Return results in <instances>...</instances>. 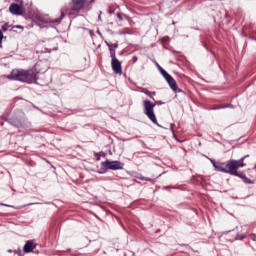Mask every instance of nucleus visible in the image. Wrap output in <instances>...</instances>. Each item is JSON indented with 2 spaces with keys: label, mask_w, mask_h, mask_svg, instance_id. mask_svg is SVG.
I'll return each instance as SVG.
<instances>
[{
  "label": "nucleus",
  "mask_w": 256,
  "mask_h": 256,
  "mask_svg": "<svg viewBox=\"0 0 256 256\" xmlns=\"http://www.w3.org/2000/svg\"><path fill=\"white\" fill-rule=\"evenodd\" d=\"M141 93H144L145 95H147L148 97H150V99H153V95H155L156 93L155 92H149V90L145 89V88H142L141 89Z\"/></svg>",
  "instance_id": "nucleus-10"
},
{
  "label": "nucleus",
  "mask_w": 256,
  "mask_h": 256,
  "mask_svg": "<svg viewBox=\"0 0 256 256\" xmlns=\"http://www.w3.org/2000/svg\"><path fill=\"white\" fill-rule=\"evenodd\" d=\"M162 75L171 87V90L177 91V82L175 81V79L171 75H169V73H167V71H165L164 69H162Z\"/></svg>",
  "instance_id": "nucleus-6"
},
{
  "label": "nucleus",
  "mask_w": 256,
  "mask_h": 256,
  "mask_svg": "<svg viewBox=\"0 0 256 256\" xmlns=\"http://www.w3.org/2000/svg\"><path fill=\"white\" fill-rule=\"evenodd\" d=\"M16 29H23L21 26H15Z\"/></svg>",
  "instance_id": "nucleus-15"
},
{
  "label": "nucleus",
  "mask_w": 256,
  "mask_h": 256,
  "mask_svg": "<svg viewBox=\"0 0 256 256\" xmlns=\"http://www.w3.org/2000/svg\"><path fill=\"white\" fill-rule=\"evenodd\" d=\"M216 171H221L222 173H229L228 168H225L223 166H215Z\"/></svg>",
  "instance_id": "nucleus-11"
},
{
  "label": "nucleus",
  "mask_w": 256,
  "mask_h": 256,
  "mask_svg": "<svg viewBox=\"0 0 256 256\" xmlns=\"http://www.w3.org/2000/svg\"><path fill=\"white\" fill-rule=\"evenodd\" d=\"M2 29H3V31H7V27L6 26H3Z\"/></svg>",
  "instance_id": "nucleus-16"
},
{
  "label": "nucleus",
  "mask_w": 256,
  "mask_h": 256,
  "mask_svg": "<svg viewBox=\"0 0 256 256\" xmlns=\"http://www.w3.org/2000/svg\"><path fill=\"white\" fill-rule=\"evenodd\" d=\"M113 47H114V48H117V44H114Z\"/></svg>",
  "instance_id": "nucleus-19"
},
{
  "label": "nucleus",
  "mask_w": 256,
  "mask_h": 256,
  "mask_svg": "<svg viewBox=\"0 0 256 256\" xmlns=\"http://www.w3.org/2000/svg\"><path fill=\"white\" fill-rule=\"evenodd\" d=\"M238 177H241V179H243L244 183H252L251 179L247 178L246 176L240 175Z\"/></svg>",
  "instance_id": "nucleus-12"
},
{
  "label": "nucleus",
  "mask_w": 256,
  "mask_h": 256,
  "mask_svg": "<svg viewBox=\"0 0 256 256\" xmlns=\"http://www.w3.org/2000/svg\"><path fill=\"white\" fill-rule=\"evenodd\" d=\"M1 43H3V32L0 31V48L3 47Z\"/></svg>",
  "instance_id": "nucleus-13"
},
{
  "label": "nucleus",
  "mask_w": 256,
  "mask_h": 256,
  "mask_svg": "<svg viewBox=\"0 0 256 256\" xmlns=\"http://www.w3.org/2000/svg\"><path fill=\"white\" fill-rule=\"evenodd\" d=\"M9 11L12 15H23L25 13V9L17 4H11Z\"/></svg>",
  "instance_id": "nucleus-7"
},
{
  "label": "nucleus",
  "mask_w": 256,
  "mask_h": 256,
  "mask_svg": "<svg viewBox=\"0 0 256 256\" xmlns=\"http://www.w3.org/2000/svg\"><path fill=\"white\" fill-rule=\"evenodd\" d=\"M7 79L12 81H23L24 83H36L37 72L33 70H12L11 74L7 76Z\"/></svg>",
  "instance_id": "nucleus-1"
},
{
  "label": "nucleus",
  "mask_w": 256,
  "mask_h": 256,
  "mask_svg": "<svg viewBox=\"0 0 256 256\" xmlns=\"http://www.w3.org/2000/svg\"><path fill=\"white\" fill-rule=\"evenodd\" d=\"M112 69L117 74H120L122 71L121 62L117 58L112 59Z\"/></svg>",
  "instance_id": "nucleus-8"
},
{
  "label": "nucleus",
  "mask_w": 256,
  "mask_h": 256,
  "mask_svg": "<svg viewBox=\"0 0 256 256\" xmlns=\"http://www.w3.org/2000/svg\"><path fill=\"white\" fill-rule=\"evenodd\" d=\"M35 244L33 243V241L28 240L26 242V244L24 245V253H31V251H33L35 249Z\"/></svg>",
  "instance_id": "nucleus-9"
},
{
  "label": "nucleus",
  "mask_w": 256,
  "mask_h": 256,
  "mask_svg": "<svg viewBox=\"0 0 256 256\" xmlns=\"http://www.w3.org/2000/svg\"><path fill=\"white\" fill-rule=\"evenodd\" d=\"M158 69H160V71L162 72V69H163V68H161V66H158Z\"/></svg>",
  "instance_id": "nucleus-18"
},
{
  "label": "nucleus",
  "mask_w": 256,
  "mask_h": 256,
  "mask_svg": "<svg viewBox=\"0 0 256 256\" xmlns=\"http://www.w3.org/2000/svg\"><path fill=\"white\" fill-rule=\"evenodd\" d=\"M102 167H105V169H110L112 171H117L120 169H123V163L119 161H110L106 160L101 163Z\"/></svg>",
  "instance_id": "nucleus-5"
},
{
  "label": "nucleus",
  "mask_w": 256,
  "mask_h": 256,
  "mask_svg": "<svg viewBox=\"0 0 256 256\" xmlns=\"http://www.w3.org/2000/svg\"><path fill=\"white\" fill-rule=\"evenodd\" d=\"M247 157L249 156H244L241 160H230L226 164V169H228V173H230V175H235L236 177H239V173L237 172V169L241 167H245V163L243 161H245Z\"/></svg>",
  "instance_id": "nucleus-2"
},
{
  "label": "nucleus",
  "mask_w": 256,
  "mask_h": 256,
  "mask_svg": "<svg viewBox=\"0 0 256 256\" xmlns=\"http://www.w3.org/2000/svg\"><path fill=\"white\" fill-rule=\"evenodd\" d=\"M155 109V104L151 103L149 100L144 101V113L154 123V125H157V117L155 116V112L153 111Z\"/></svg>",
  "instance_id": "nucleus-3"
},
{
  "label": "nucleus",
  "mask_w": 256,
  "mask_h": 256,
  "mask_svg": "<svg viewBox=\"0 0 256 256\" xmlns=\"http://www.w3.org/2000/svg\"><path fill=\"white\" fill-rule=\"evenodd\" d=\"M211 163L213 164V167H218L213 160L211 161Z\"/></svg>",
  "instance_id": "nucleus-14"
},
{
  "label": "nucleus",
  "mask_w": 256,
  "mask_h": 256,
  "mask_svg": "<svg viewBox=\"0 0 256 256\" xmlns=\"http://www.w3.org/2000/svg\"><path fill=\"white\" fill-rule=\"evenodd\" d=\"M64 17H65V14L62 13V14H61V19H63Z\"/></svg>",
  "instance_id": "nucleus-17"
},
{
  "label": "nucleus",
  "mask_w": 256,
  "mask_h": 256,
  "mask_svg": "<svg viewBox=\"0 0 256 256\" xmlns=\"http://www.w3.org/2000/svg\"><path fill=\"white\" fill-rule=\"evenodd\" d=\"M134 61H137V58H134Z\"/></svg>",
  "instance_id": "nucleus-20"
},
{
  "label": "nucleus",
  "mask_w": 256,
  "mask_h": 256,
  "mask_svg": "<svg viewBox=\"0 0 256 256\" xmlns=\"http://www.w3.org/2000/svg\"><path fill=\"white\" fill-rule=\"evenodd\" d=\"M73 11H81V9H89L91 1L89 0H72L71 2Z\"/></svg>",
  "instance_id": "nucleus-4"
}]
</instances>
